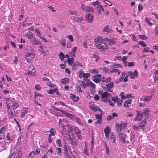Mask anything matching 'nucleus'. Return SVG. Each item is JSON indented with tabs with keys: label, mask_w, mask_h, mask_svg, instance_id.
I'll return each mask as SVG.
<instances>
[{
	"label": "nucleus",
	"mask_w": 158,
	"mask_h": 158,
	"mask_svg": "<svg viewBox=\"0 0 158 158\" xmlns=\"http://www.w3.org/2000/svg\"><path fill=\"white\" fill-rule=\"evenodd\" d=\"M25 58L27 61L31 63L35 57V53L34 49L30 46H27L25 49Z\"/></svg>",
	"instance_id": "1"
},
{
	"label": "nucleus",
	"mask_w": 158,
	"mask_h": 158,
	"mask_svg": "<svg viewBox=\"0 0 158 158\" xmlns=\"http://www.w3.org/2000/svg\"><path fill=\"white\" fill-rule=\"evenodd\" d=\"M98 94L100 95L101 98V100L107 98L109 96H111L110 93H108L106 91L103 92V91H98Z\"/></svg>",
	"instance_id": "2"
},
{
	"label": "nucleus",
	"mask_w": 158,
	"mask_h": 158,
	"mask_svg": "<svg viewBox=\"0 0 158 158\" xmlns=\"http://www.w3.org/2000/svg\"><path fill=\"white\" fill-rule=\"evenodd\" d=\"M97 48L102 51H106L108 49V45L105 42H102L97 46Z\"/></svg>",
	"instance_id": "3"
},
{
	"label": "nucleus",
	"mask_w": 158,
	"mask_h": 158,
	"mask_svg": "<svg viewBox=\"0 0 158 158\" xmlns=\"http://www.w3.org/2000/svg\"><path fill=\"white\" fill-rule=\"evenodd\" d=\"M104 132L106 138L109 139L110 138V135L111 132V128L108 126H106L104 130Z\"/></svg>",
	"instance_id": "4"
},
{
	"label": "nucleus",
	"mask_w": 158,
	"mask_h": 158,
	"mask_svg": "<svg viewBox=\"0 0 158 158\" xmlns=\"http://www.w3.org/2000/svg\"><path fill=\"white\" fill-rule=\"evenodd\" d=\"M6 107L9 117L10 118H13L14 117L15 110L13 109L12 108L10 107V106H9L8 105H6Z\"/></svg>",
	"instance_id": "5"
},
{
	"label": "nucleus",
	"mask_w": 158,
	"mask_h": 158,
	"mask_svg": "<svg viewBox=\"0 0 158 158\" xmlns=\"http://www.w3.org/2000/svg\"><path fill=\"white\" fill-rule=\"evenodd\" d=\"M114 85V83L113 82H110L108 84H106L105 89L106 88V90L107 91L112 92L113 90L112 89L113 88Z\"/></svg>",
	"instance_id": "6"
},
{
	"label": "nucleus",
	"mask_w": 158,
	"mask_h": 158,
	"mask_svg": "<svg viewBox=\"0 0 158 158\" xmlns=\"http://www.w3.org/2000/svg\"><path fill=\"white\" fill-rule=\"evenodd\" d=\"M128 76H130V78L134 79L135 77H138V73L136 70H135L134 72L132 71L127 72Z\"/></svg>",
	"instance_id": "7"
},
{
	"label": "nucleus",
	"mask_w": 158,
	"mask_h": 158,
	"mask_svg": "<svg viewBox=\"0 0 158 158\" xmlns=\"http://www.w3.org/2000/svg\"><path fill=\"white\" fill-rule=\"evenodd\" d=\"M136 113V116L134 120L135 121H141L142 119L143 113L140 111L139 110H137Z\"/></svg>",
	"instance_id": "8"
},
{
	"label": "nucleus",
	"mask_w": 158,
	"mask_h": 158,
	"mask_svg": "<svg viewBox=\"0 0 158 158\" xmlns=\"http://www.w3.org/2000/svg\"><path fill=\"white\" fill-rule=\"evenodd\" d=\"M96 119L97 120L95 123L94 124H99L102 123V116L101 114H96L95 115Z\"/></svg>",
	"instance_id": "9"
},
{
	"label": "nucleus",
	"mask_w": 158,
	"mask_h": 158,
	"mask_svg": "<svg viewBox=\"0 0 158 158\" xmlns=\"http://www.w3.org/2000/svg\"><path fill=\"white\" fill-rule=\"evenodd\" d=\"M93 81L96 83H98L101 81V75L100 74H97L93 77Z\"/></svg>",
	"instance_id": "10"
},
{
	"label": "nucleus",
	"mask_w": 158,
	"mask_h": 158,
	"mask_svg": "<svg viewBox=\"0 0 158 158\" xmlns=\"http://www.w3.org/2000/svg\"><path fill=\"white\" fill-rule=\"evenodd\" d=\"M94 41L95 44V46L97 47L101 43H102L103 38L101 37H97L94 39Z\"/></svg>",
	"instance_id": "11"
},
{
	"label": "nucleus",
	"mask_w": 158,
	"mask_h": 158,
	"mask_svg": "<svg viewBox=\"0 0 158 158\" xmlns=\"http://www.w3.org/2000/svg\"><path fill=\"white\" fill-rule=\"evenodd\" d=\"M132 100L131 99H128L125 101L124 106L125 108L129 107L131 106Z\"/></svg>",
	"instance_id": "12"
},
{
	"label": "nucleus",
	"mask_w": 158,
	"mask_h": 158,
	"mask_svg": "<svg viewBox=\"0 0 158 158\" xmlns=\"http://www.w3.org/2000/svg\"><path fill=\"white\" fill-rule=\"evenodd\" d=\"M150 113V109L148 108H146L143 112H142L143 115L144 114L146 118H149V113Z\"/></svg>",
	"instance_id": "13"
},
{
	"label": "nucleus",
	"mask_w": 158,
	"mask_h": 158,
	"mask_svg": "<svg viewBox=\"0 0 158 158\" xmlns=\"http://www.w3.org/2000/svg\"><path fill=\"white\" fill-rule=\"evenodd\" d=\"M70 98L74 102L78 101L79 99V98L78 96H76L72 94H70Z\"/></svg>",
	"instance_id": "14"
},
{
	"label": "nucleus",
	"mask_w": 158,
	"mask_h": 158,
	"mask_svg": "<svg viewBox=\"0 0 158 158\" xmlns=\"http://www.w3.org/2000/svg\"><path fill=\"white\" fill-rule=\"evenodd\" d=\"M35 69V67L34 66L31 64L30 65L28 68L29 71L28 72V74L29 75H31L32 76L34 75V72H32L31 70H33Z\"/></svg>",
	"instance_id": "15"
},
{
	"label": "nucleus",
	"mask_w": 158,
	"mask_h": 158,
	"mask_svg": "<svg viewBox=\"0 0 158 158\" xmlns=\"http://www.w3.org/2000/svg\"><path fill=\"white\" fill-rule=\"evenodd\" d=\"M96 10L98 15H100L101 14L102 11H104V9L103 7L101 5H100L98 6H97L96 7Z\"/></svg>",
	"instance_id": "16"
},
{
	"label": "nucleus",
	"mask_w": 158,
	"mask_h": 158,
	"mask_svg": "<svg viewBox=\"0 0 158 158\" xmlns=\"http://www.w3.org/2000/svg\"><path fill=\"white\" fill-rule=\"evenodd\" d=\"M90 108L91 110L94 112H96L98 110L101 112V111L99 108L98 106H94L93 105L92 106L91 105L90 106Z\"/></svg>",
	"instance_id": "17"
},
{
	"label": "nucleus",
	"mask_w": 158,
	"mask_h": 158,
	"mask_svg": "<svg viewBox=\"0 0 158 158\" xmlns=\"http://www.w3.org/2000/svg\"><path fill=\"white\" fill-rule=\"evenodd\" d=\"M117 114L115 112H114L112 113V114H110L107 116V119L108 121H110L113 119L115 117H117Z\"/></svg>",
	"instance_id": "18"
},
{
	"label": "nucleus",
	"mask_w": 158,
	"mask_h": 158,
	"mask_svg": "<svg viewBox=\"0 0 158 158\" xmlns=\"http://www.w3.org/2000/svg\"><path fill=\"white\" fill-rule=\"evenodd\" d=\"M106 40L108 41L109 44L110 45H113L116 42V39L114 38H113L109 39L108 38H106Z\"/></svg>",
	"instance_id": "19"
},
{
	"label": "nucleus",
	"mask_w": 158,
	"mask_h": 158,
	"mask_svg": "<svg viewBox=\"0 0 158 158\" xmlns=\"http://www.w3.org/2000/svg\"><path fill=\"white\" fill-rule=\"evenodd\" d=\"M86 19L89 22H91L93 20V17L91 14H89L86 15Z\"/></svg>",
	"instance_id": "20"
},
{
	"label": "nucleus",
	"mask_w": 158,
	"mask_h": 158,
	"mask_svg": "<svg viewBox=\"0 0 158 158\" xmlns=\"http://www.w3.org/2000/svg\"><path fill=\"white\" fill-rule=\"evenodd\" d=\"M50 133V134L48 136L51 137V136H54L56 133V131L55 129L53 128H51L48 131H46Z\"/></svg>",
	"instance_id": "21"
},
{
	"label": "nucleus",
	"mask_w": 158,
	"mask_h": 158,
	"mask_svg": "<svg viewBox=\"0 0 158 158\" xmlns=\"http://www.w3.org/2000/svg\"><path fill=\"white\" fill-rule=\"evenodd\" d=\"M102 102H109L110 105L112 106H115V103L114 102H112L110 100L106 98L105 99H103V100H101Z\"/></svg>",
	"instance_id": "22"
},
{
	"label": "nucleus",
	"mask_w": 158,
	"mask_h": 158,
	"mask_svg": "<svg viewBox=\"0 0 158 158\" xmlns=\"http://www.w3.org/2000/svg\"><path fill=\"white\" fill-rule=\"evenodd\" d=\"M109 25H107L103 29V32H106L108 33H112L113 32L112 30L110 29L109 28Z\"/></svg>",
	"instance_id": "23"
},
{
	"label": "nucleus",
	"mask_w": 158,
	"mask_h": 158,
	"mask_svg": "<svg viewBox=\"0 0 158 158\" xmlns=\"http://www.w3.org/2000/svg\"><path fill=\"white\" fill-rule=\"evenodd\" d=\"M147 120L146 119H144L141 122V124L139 125L142 129H144Z\"/></svg>",
	"instance_id": "24"
},
{
	"label": "nucleus",
	"mask_w": 158,
	"mask_h": 158,
	"mask_svg": "<svg viewBox=\"0 0 158 158\" xmlns=\"http://www.w3.org/2000/svg\"><path fill=\"white\" fill-rule=\"evenodd\" d=\"M19 106V104L17 102H14L12 104L10 107L12 108L13 109H16Z\"/></svg>",
	"instance_id": "25"
},
{
	"label": "nucleus",
	"mask_w": 158,
	"mask_h": 158,
	"mask_svg": "<svg viewBox=\"0 0 158 158\" xmlns=\"http://www.w3.org/2000/svg\"><path fill=\"white\" fill-rule=\"evenodd\" d=\"M69 82V80L67 78H65L61 80V82L63 84L65 85L68 83Z\"/></svg>",
	"instance_id": "26"
},
{
	"label": "nucleus",
	"mask_w": 158,
	"mask_h": 158,
	"mask_svg": "<svg viewBox=\"0 0 158 158\" xmlns=\"http://www.w3.org/2000/svg\"><path fill=\"white\" fill-rule=\"evenodd\" d=\"M116 130L118 132H120L122 129V124H119L117 123L116 125Z\"/></svg>",
	"instance_id": "27"
},
{
	"label": "nucleus",
	"mask_w": 158,
	"mask_h": 158,
	"mask_svg": "<svg viewBox=\"0 0 158 158\" xmlns=\"http://www.w3.org/2000/svg\"><path fill=\"white\" fill-rule=\"evenodd\" d=\"M27 109L26 108H23L22 111L21 112V117L22 118H23L24 115L27 114Z\"/></svg>",
	"instance_id": "28"
},
{
	"label": "nucleus",
	"mask_w": 158,
	"mask_h": 158,
	"mask_svg": "<svg viewBox=\"0 0 158 158\" xmlns=\"http://www.w3.org/2000/svg\"><path fill=\"white\" fill-rule=\"evenodd\" d=\"M63 114L65 115V116L71 119L73 118V115L69 113H67L64 110Z\"/></svg>",
	"instance_id": "29"
},
{
	"label": "nucleus",
	"mask_w": 158,
	"mask_h": 158,
	"mask_svg": "<svg viewBox=\"0 0 158 158\" xmlns=\"http://www.w3.org/2000/svg\"><path fill=\"white\" fill-rule=\"evenodd\" d=\"M82 66V64L81 63L79 62L78 61L75 62L73 65V67L74 68H76L78 66L81 67Z\"/></svg>",
	"instance_id": "30"
},
{
	"label": "nucleus",
	"mask_w": 158,
	"mask_h": 158,
	"mask_svg": "<svg viewBox=\"0 0 158 158\" xmlns=\"http://www.w3.org/2000/svg\"><path fill=\"white\" fill-rule=\"evenodd\" d=\"M74 131L76 134L77 135L81 134V132L80 129L79 128L77 127H75L74 128Z\"/></svg>",
	"instance_id": "31"
},
{
	"label": "nucleus",
	"mask_w": 158,
	"mask_h": 158,
	"mask_svg": "<svg viewBox=\"0 0 158 158\" xmlns=\"http://www.w3.org/2000/svg\"><path fill=\"white\" fill-rule=\"evenodd\" d=\"M60 42L61 44L63 46V47H66V40L64 38L61 39L60 40Z\"/></svg>",
	"instance_id": "32"
},
{
	"label": "nucleus",
	"mask_w": 158,
	"mask_h": 158,
	"mask_svg": "<svg viewBox=\"0 0 158 158\" xmlns=\"http://www.w3.org/2000/svg\"><path fill=\"white\" fill-rule=\"evenodd\" d=\"M132 127H133V128L134 130H136L139 131H141V128L140 127V125H139L138 126H136L135 125H132Z\"/></svg>",
	"instance_id": "33"
},
{
	"label": "nucleus",
	"mask_w": 158,
	"mask_h": 158,
	"mask_svg": "<svg viewBox=\"0 0 158 158\" xmlns=\"http://www.w3.org/2000/svg\"><path fill=\"white\" fill-rule=\"evenodd\" d=\"M152 97V96L150 95L147 96H145L144 98L143 101L147 102H149V101L151 100V98Z\"/></svg>",
	"instance_id": "34"
},
{
	"label": "nucleus",
	"mask_w": 158,
	"mask_h": 158,
	"mask_svg": "<svg viewBox=\"0 0 158 158\" xmlns=\"http://www.w3.org/2000/svg\"><path fill=\"white\" fill-rule=\"evenodd\" d=\"M59 58L61 60L63 61L65 58L64 55L62 52H61L59 55Z\"/></svg>",
	"instance_id": "35"
},
{
	"label": "nucleus",
	"mask_w": 158,
	"mask_h": 158,
	"mask_svg": "<svg viewBox=\"0 0 158 158\" xmlns=\"http://www.w3.org/2000/svg\"><path fill=\"white\" fill-rule=\"evenodd\" d=\"M14 102L13 101L11 100L9 98H7L6 104V105H8L9 106H10V104L13 103Z\"/></svg>",
	"instance_id": "36"
},
{
	"label": "nucleus",
	"mask_w": 158,
	"mask_h": 158,
	"mask_svg": "<svg viewBox=\"0 0 158 158\" xmlns=\"http://www.w3.org/2000/svg\"><path fill=\"white\" fill-rule=\"evenodd\" d=\"M26 35L28 37L29 39L33 38V34L30 31L27 32Z\"/></svg>",
	"instance_id": "37"
},
{
	"label": "nucleus",
	"mask_w": 158,
	"mask_h": 158,
	"mask_svg": "<svg viewBox=\"0 0 158 158\" xmlns=\"http://www.w3.org/2000/svg\"><path fill=\"white\" fill-rule=\"evenodd\" d=\"M126 137V135L125 134H123L122 137H120V140L122 141L124 143H128L129 142L128 141L127 142H125V138Z\"/></svg>",
	"instance_id": "38"
},
{
	"label": "nucleus",
	"mask_w": 158,
	"mask_h": 158,
	"mask_svg": "<svg viewBox=\"0 0 158 158\" xmlns=\"http://www.w3.org/2000/svg\"><path fill=\"white\" fill-rule=\"evenodd\" d=\"M74 61L73 58H69L68 59V62L70 65H71L73 63Z\"/></svg>",
	"instance_id": "39"
},
{
	"label": "nucleus",
	"mask_w": 158,
	"mask_h": 158,
	"mask_svg": "<svg viewBox=\"0 0 158 158\" xmlns=\"http://www.w3.org/2000/svg\"><path fill=\"white\" fill-rule=\"evenodd\" d=\"M56 143L57 146L59 147L62 146L61 142L60 139H59L56 141Z\"/></svg>",
	"instance_id": "40"
},
{
	"label": "nucleus",
	"mask_w": 158,
	"mask_h": 158,
	"mask_svg": "<svg viewBox=\"0 0 158 158\" xmlns=\"http://www.w3.org/2000/svg\"><path fill=\"white\" fill-rule=\"evenodd\" d=\"M31 42H32V44L34 45H36L38 44V42L35 38H32V39L31 40Z\"/></svg>",
	"instance_id": "41"
},
{
	"label": "nucleus",
	"mask_w": 158,
	"mask_h": 158,
	"mask_svg": "<svg viewBox=\"0 0 158 158\" xmlns=\"http://www.w3.org/2000/svg\"><path fill=\"white\" fill-rule=\"evenodd\" d=\"M68 12L70 14L74 15L76 16L77 12L76 10H71L69 11Z\"/></svg>",
	"instance_id": "42"
},
{
	"label": "nucleus",
	"mask_w": 158,
	"mask_h": 158,
	"mask_svg": "<svg viewBox=\"0 0 158 158\" xmlns=\"http://www.w3.org/2000/svg\"><path fill=\"white\" fill-rule=\"evenodd\" d=\"M113 133H112L110 135V139L112 140L113 142L114 143H116V138Z\"/></svg>",
	"instance_id": "43"
},
{
	"label": "nucleus",
	"mask_w": 158,
	"mask_h": 158,
	"mask_svg": "<svg viewBox=\"0 0 158 158\" xmlns=\"http://www.w3.org/2000/svg\"><path fill=\"white\" fill-rule=\"evenodd\" d=\"M70 143L71 145L73 146H76L78 144V143L77 142V141L75 139L73 140L70 141Z\"/></svg>",
	"instance_id": "44"
},
{
	"label": "nucleus",
	"mask_w": 158,
	"mask_h": 158,
	"mask_svg": "<svg viewBox=\"0 0 158 158\" xmlns=\"http://www.w3.org/2000/svg\"><path fill=\"white\" fill-rule=\"evenodd\" d=\"M110 72L111 73L114 72H118V75H120V71L119 69H116L112 70L110 71Z\"/></svg>",
	"instance_id": "45"
},
{
	"label": "nucleus",
	"mask_w": 158,
	"mask_h": 158,
	"mask_svg": "<svg viewBox=\"0 0 158 158\" xmlns=\"http://www.w3.org/2000/svg\"><path fill=\"white\" fill-rule=\"evenodd\" d=\"M88 85H90L92 89H94L95 88V84L90 81L88 82Z\"/></svg>",
	"instance_id": "46"
},
{
	"label": "nucleus",
	"mask_w": 158,
	"mask_h": 158,
	"mask_svg": "<svg viewBox=\"0 0 158 158\" xmlns=\"http://www.w3.org/2000/svg\"><path fill=\"white\" fill-rule=\"evenodd\" d=\"M90 73H84L83 75V77L84 79L87 78L90 76Z\"/></svg>",
	"instance_id": "47"
},
{
	"label": "nucleus",
	"mask_w": 158,
	"mask_h": 158,
	"mask_svg": "<svg viewBox=\"0 0 158 158\" xmlns=\"http://www.w3.org/2000/svg\"><path fill=\"white\" fill-rule=\"evenodd\" d=\"M139 36L140 39L142 40H146L148 39V37L143 35H139Z\"/></svg>",
	"instance_id": "48"
},
{
	"label": "nucleus",
	"mask_w": 158,
	"mask_h": 158,
	"mask_svg": "<svg viewBox=\"0 0 158 158\" xmlns=\"http://www.w3.org/2000/svg\"><path fill=\"white\" fill-rule=\"evenodd\" d=\"M35 154V152L34 151H31L28 155V157L29 158H32L33 157Z\"/></svg>",
	"instance_id": "49"
},
{
	"label": "nucleus",
	"mask_w": 158,
	"mask_h": 158,
	"mask_svg": "<svg viewBox=\"0 0 158 158\" xmlns=\"http://www.w3.org/2000/svg\"><path fill=\"white\" fill-rule=\"evenodd\" d=\"M92 3L94 6H95L96 5L98 6L100 4V2L98 0H96L95 2H93Z\"/></svg>",
	"instance_id": "50"
},
{
	"label": "nucleus",
	"mask_w": 158,
	"mask_h": 158,
	"mask_svg": "<svg viewBox=\"0 0 158 158\" xmlns=\"http://www.w3.org/2000/svg\"><path fill=\"white\" fill-rule=\"evenodd\" d=\"M145 19L146 22L149 25L152 26L153 25V23L150 22V20H149L148 18L146 17Z\"/></svg>",
	"instance_id": "51"
},
{
	"label": "nucleus",
	"mask_w": 158,
	"mask_h": 158,
	"mask_svg": "<svg viewBox=\"0 0 158 158\" xmlns=\"http://www.w3.org/2000/svg\"><path fill=\"white\" fill-rule=\"evenodd\" d=\"M86 10L85 11L86 12L89 11L93 12L94 11V10L93 8L87 6V7L86 8Z\"/></svg>",
	"instance_id": "52"
},
{
	"label": "nucleus",
	"mask_w": 158,
	"mask_h": 158,
	"mask_svg": "<svg viewBox=\"0 0 158 158\" xmlns=\"http://www.w3.org/2000/svg\"><path fill=\"white\" fill-rule=\"evenodd\" d=\"M56 90H58V89L57 88H55L53 89H51L48 92V93L49 94H54L56 91Z\"/></svg>",
	"instance_id": "53"
},
{
	"label": "nucleus",
	"mask_w": 158,
	"mask_h": 158,
	"mask_svg": "<svg viewBox=\"0 0 158 158\" xmlns=\"http://www.w3.org/2000/svg\"><path fill=\"white\" fill-rule=\"evenodd\" d=\"M117 106L118 107H120L122 104L123 100L120 98L118 99L117 101Z\"/></svg>",
	"instance_id": "54"
},
{
	"label": "nucleus",
	"mask_w": 158,
	"mask_h": 158,
	"mask_svg": "<svg viewBox=\"0 0 158 158\" xmlns=\"http://www.w3.org/2000/svg\"><path fill=\"white\" fill-rule=\"evenodd\" d=\"M84 154H85L87 156H88L89 155V154L88 151L86 147L85 146L84 147Z\"/></svg>",
	"instance_id": "55"
},
{
	"label": "nucleus",
	"mask_w": 158,
	"mask_h": 158,
	"mask_svg": "<svg viewBox=\"0 0 158 158\" xmlns=\"http://www.w3.org/2000/svg\"><path fill=\"white\" fill-rule=\"evenodd\" d=\"M67 38H68L71 42L74 41L73 36L71 35H68L67 36Z\"/></svg>",
	"instance_id": "56"
},
{
	"label": "nucleus",
	"mask_w": 158,
	"mask_h": 158,
	"mask_svg": "<svg viewBox=\"0 0 158 158\" xmlns=\"http://www.w3.org/2000/svg\"><path fill=\"white\" fill-rule=\"evenodd\" d=\"M52 107H53V109L55 110L56 111H60L62 113L64 111V110H62L59 108H57L54 106H52Z\"/></svg>",
	"instance_id": "57"
},
{
	"label": "nucleus",
	"mask_w": 158,
	"mask_h": 158,
	"mask_svg": "<svg viewBox=\"0 0 158 158\" xmlns=\"http://www.w3.org/2000/svg\"><path fill=\"white\" fill-rule=\"evenodd\" d=\"M135 137V136L134 133L131 134V136L130 138V140L132 142Z\"/></svg>",
	"instance_id": "58"
},
{
	"label": "nucleus",
	"mask_w": 158,
	"mask_h": 158,
	"mask_svg": "<svg viewBox=\"0 0 158 158\" xmlns=\"http://www.w3.org/2000/svg\"><path fill=\"white\" fill-rule=\"evenodd\" d=\"M119 99L118 97L117 96H115L113 97L112 98V100L114 101L116 103L117 102L118 99Z\"/></svg>",
	"instance_id": "59"
},
{
	"label": "nucleus",
	"mask_w": 158,
	"mask_h": 158,
	"mask_svg": "<svg viewBox=\"0 0 158 158\" xmlns=\"http://www.w3.org/2000/svg\"><path fill=\"white\" fill-rule=\"evenodd\" d=\"M139 45H142V47H145L146 46V44L144 42V41H139Z\"/></svg>",
	"instance_id": "60"
},
{
	"label": "nucleus",
	"mask_w": 158,
	"mask_h": 158,
	"mask_svg": "<svg viewBox=\"0 0 158 158\" xmlns=\"http://www.w3.org/2000/svg\"><path fill=\"white\" fill-rule=\"evenodd\" d=\"M105 145L106 147V151L107 153L108 154H109V147L108 145L106 143H105Z\"/></svg>",
	"instance_id": "61"
},
{
	"label": "nucleus",
	"mask_w": 158,
	"mask_h": 158,
	"mask_svg": "<svg viewBox=\"0 0 158 158\" xmlns=\"http://www.w3.org/2000/svg\"><path fill=\"white\" fill-rule=\"evenodd\" d=\"M83 20L82 17H80L79 18H76V19L75 20V21L76 22H79Z\"/></svg>",
	"instance_id": "62"
},
{
	"label": "nucleus",
	"mask_w": 158,
	"mask_h": 158,
	"mask_svg": "<svg viewBox=\"0 0 158 158\" xmlns=\"http://www.w3.org/2000/svg\"><path fill=\"white\" fill-rule=\"evenodd\" d=\"M81 6L82 10L85 11L87 9L86 8L87 6H84L83 4H81Z\"/></svg>",
	"instance_id": "63"
},
{
	"label": "nucleus",
	"mask_w": 158,
	"mask_h": 158,
	"mask_svg": "<svg viewBox=\"0 0 158 158\" xmlns=\"http://www.w3.org/2000/svg\"><path fill=\"white\" fill-rule=\"evenodd\" d=\"M77 49V47H73V48H72V51L70 52L71 53H75Z\"/></svg>",
	"instance_id": "64"
}]
</instances>
